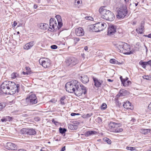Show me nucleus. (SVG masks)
<instances>
[{"label":"nucleus","mask_w":151,"mask_h":151,"mask_svg":"<svg viewBox=\"0 0 151 151\" xmlns=\"http://www.w3.org/2000/svg\"><path fill=\"white\" fill-rule=\"evenodd\" d=\"M67 91L70 93H74L78 96L82 95L83 93L84 95L87 93V88L83 85H81L78 81L73 80L67 83L65 86Z\"/></svg>","instance_id":"f257e3e1"},{"label":"nucleus","mask_w":151,"mask_h":151,"mask_svg":"<svg viewBox=\"0 0 151 151\" xmlns=\"http://www.w3.org/2000/svg\"><path fill=\"white\" fill-rule=\"evenodd\" d=\"M20 89V85L11 81H5L0 86V95L12 91L13 93H18Z\"/></svg>","instance_id":"f03ea898"},{"label":"nucleus","mask_w":151,"mask_h":151,"mask_svg":"<svg viewBox=\"0 0 151 151\" xmlns=\"http://www.w3.org/2000/svg\"><path fill=\"white\" fill-rule=\"evenodd\" d=\"M106 26V24L105 22H99L89 26V30L91 32H98L104 29Z\"/></svg>","instance_id":"7ed1b4c3"},{"label":"nucleus","mask_w":151,"mask_h":151,"mask_svg":"<svg viewBox=\"0 0 151 151\" xmlns=\"http://www.w3.org/2000/svg\"><path fill=\"white\" fill-rule=\"evenodd\" d=\"M129 16L128 10L126 5L124 4L121 5L117 10L116 15L117 18L123 19L126 17H128Z\"/></svg>","instance_id":"20e7f679"},{"label":"nucleus","mask_w":151,"mask_h":151,"mask_svg":"<svg viewBox=\"0 0 151 151\" xmlns=\"http://www.w3.org/2000/svg\"><path fill=\"white\" fill-rule=\"evenodd\" d=\"M58 25L55 19L53 18H51L50 20L49 29L52 31L56 30L57 29H60L62 26L63 23L62 21H58Z\"/></svg>","instance_id":"39448f33"},{"label":"nucleus","mask_w":151,"mask_h":151,"mask_svg":"<svg viewBox=\"0 0 151 151\" xmlns=\"http://www.w3.org/2000/svg\"><path fill=\"white\" fill-rule=\"evenodd\" d=\"M25 101L27 104L30 105L36 104L38 102L36 96L33 93L29 94L26 98Z\"/></svg>","instance_id":"423d86ee"},{"label":"nucleus","mask_w":151,"mask_h":151,"mask_svg":"<svg viewBox=\"0 0 151 151\" xmlns=\"http://www.w3.org/2000/svg\"><path fill=\"white\" fill-rule=\"evenodd\" d=\"M65 61L66 65L70 67L75 65L78 62V60L74 57L68 58Z\"/></svg>","instance_id":"0eeeda50"},{"label":"nucleus","mask_w":151,"mask_h":151,"mask_svg":"<svg viewBox=\"0 0 151 151\" xmlns=\"http://www.w3.org/2000/svg\"><path fill=\"white\" fill-rule=\"evenodd\" d=\"M21 132L22 134H27L29 135H34L36 134L35 130L33 128H23L21 129Z\"/></svg>","instance_id":"6e6552de"},{"label":"nucleus","mask_w":151,"mask_h":151,"mask_svg":"<svg viewBox=\"0 0 151 151\" xmlns=\"http://www.w3.org/2000/svg\"><path fill=\"white\" fill-rule=\"evenodd\" d=\"M105 6H103L101 7L99 9V12L101 15V17L104 19L106 18V16H107L110 12V11L104 9Z\"/></svg>","instance_id":"1a4fd4ad"},{"label":"nucleus","mask_w":151,"mask_h":151,"mask_svg":"<svg viewBox=\"0 0 151 151\" xmlns=\"http://www.w3.org/2000/svg\"><path fill=\"white\" fill-rule=\"evenodd\" d=\"M116 27L113 25H110L108 27L107 35L110 37H113L116 31Z\"/></svg>","instance_id":"9d476101"},{"label":"nucleus","mask_w":151,"mask_h":151,"mask_svg":"<svg viewBox=\"0 0 151 151\" xmlns=\"http://www.w3.org/2000/svg\"><path fill=\"white\" fill-rule=\"evenodd\" d=\"M123 46V50H122V52L125 55H130L132 54V52L131 51L129 52H127V51H128L130 50L129 46V45L127 43L124 42V44Z\"/></svg>","instance_id":"9b49d317"},{"label":"nucleus","mask_w":151,"mask_h":151,"mask_svg":"<svg viewBox=\"0 0 151 151\" xmlns=\"http://www.w3.org/2000/svg\"><path fill=\"white\" fill-rule=\"evenodd\" d=\"M17 145L11 142H8L6 145L5 148L9 150H14L17 148Z\"/></svg>","instance_id":"f8f14e48"},{"label":"nucleus","mask_w":151,"mask_h":151,"mask_svg":"<svg viewBox=\"0 0 151 151\" xmlns=\"http://www.w3.org/2000/svg\"><path fill=\"white\" fill-rule=\"evenodd\" d=\"M75 33L78 36H82L84 35V32L81 27H79L75 29Z\"/></svg>","instance_id":"ddd939ff"},{"label":"nucleus","mask_w":151,"mask_h":151,"mask_svg":"<svg viewBox=\"0 0 151 151\" xmlns=\"http://www.w3.org/2000/svg\"><path fill=\"white\" fill-rule=\"evenodd\" d=\"M93 80L94 85L96 88H99L101 86L103 81L101 80H98L97 78L93 77Z\"/></svg>","instance_id":"4468645a"},{"label":"nucleus","mask_w":151,"mask_h":151,"mask_svg":"<svg viewBox=\"0 0 151 151\" xmlns=\"http://www.w3.org/2000/svg\"><path fill=\"white\" fill-rule=\"evenodd\" d=\"M123 107L126 109L132 110L133 109V105L129 101H127L124 102L123 105Z\"/></svg>","instance_id":"2eb2a0df"},{"label":"nucleus","mask_w":151,"mask_h":151,"mask_svg":"<svg viewBox=\"0 0 151 151\" xmlns=\"http://www.w3.org/2000/svg\"><path fill=\"white\" fill-rule=\"evenodd\" d=\"M35 44V42L34 41H31L26 44L24 46V48L25 50H28L31 49Z\"/></svg>","instance_id":"dca6fc26"},{"label":"nucleus","mask_w":151,"mask_h":151,"mask_svg":"<svg viewBox=\"0 0 151 151\" xmlns=\"http://www.w3.org/2000/svg\"><path fill=\"white\" fill-rule=\"evenodd\" d=\"M118 124L113 122H111L109 124L108 126L110 131L113 132L116 126L118 125Z\"/></svg>","instance_id":"f3484780"},{"label":"nucleus","mask_w":151,"mask_h":151,"mask_svg":"<svg viewBox=\"0 0 151 151\" xmlns=\"http://www.w3.org/2000/svg\"><path fill=\"white\" fill-rule=\"evenodd\" d=\"M115 19V16L114 14L111 11L108 14L107 16H106V18L105 20H108L110 21H113Z\"/></svg>","instance_id":"a211bd4d"},{"label":"nucleus","mask_w":151,"mask_h":151,"mask_svg":"<svg viewBox=\"0 0 151 151\" xmlns=\"http://www.w3.org/2000/svg\"><path fill=\"white\" fill-rule=\"evenodd\" d=\"M80 79L82 83L84 84L88 83L89 81L88 77L87 75H86L81 76Z\"/></svg>","instance_id":"6ab92c4d"},{"label":"nucleus","mask_w":151,"mask_h":151,"mask_svg":"<svg viewBox=\"0 0 151 151\" xmlns=\"http://www.w3.org/2000/svg\"><path fill=\"white\" fill-rule=\"evenodd\" d=\"M128 92L127 91L124 89L121 90L119 92V93L116 95L119 97L124 96L128 94Z\"/></svg>","instance_id":"aec40b11"},{"label":"nucleus","mask_w":151,"mask_h":151,"mask_svg":"<svg viewBox=\"0 0 151 151\" xmlns=\"http://www.w3.org/2000/svg\"><path fill=\"white\" fill-rule=\"evenodd\" d=\"M124 42H120L116 44V47L118 49V51L120 52H122V50H123L122 48L124 46Z\"/></svg>","instance_id":"412c9836"},{"label":"nucleus","mask_w":151,"mask_h":151,"mask_svg":"<svg viewBox=\"0 0 151 151\" xmlns=\"http://www.w3.org/2000/svg\"><path fill=\"white\" fill-rule=\"evenodd\" d=\"M50 61L49 60H42L41 63V65L43 67L45 68H47L48 67H49L50 65Z\"/></svg>","instance_id":"4be33fe9"},{"label":"nucleus","mask_w":151,"mask_h":151,"mask_svg":"<svg viewBox=\"0 0 151 151\" xmlns=\"http://www.w3.org/2000/svg\"><path fill=\"white\" fill-rule=\"evenodd\" d=\"M97 133V132L93 131H88L85 133V135L86 137H89L91 135L96 134Z\"/></svg>","instance_id":"5701e85b"},{"label":"nucleus","mask_w":151,"mask_h":151,"mask_svg":"<svg viewBox=\"0 0 151 151\" xmlns=\"http://www.w3.org/2000/svg\"><path fill=\"white\" fill-rule=\"evenodd\" d=\"M123 129L120 128L119 127V124H118V125L116 127L114 131H113V132L119 133L122 132L123 131Z\"/></svg>","instance_id":"b1692460"},{"label":"nucleus","mask_w":151,"mask_h":151,"mask_svg":"<svg viewBox=\"0 0 151 151\" xmlns=\"http://www.w3.org/2000/svg\"><path fill=\"white\" fill-rule=\"evenodd\" d=\"M11 78L12 79H15L17 78L21 77V76L17 73L14 72L12 73L11 75Z\"/></svg>","instance_id":"393cba45"},{"label":"nucleus","mask_w":151,"mask_h":151,"mask_svg":"<svg viewBox=\"0 0 151 151\" xmlns=\"http://www.w3.org/2000/svg\"><path fill=\"white\" fill-rule=\"evenodd\" d=\"M39 27L40 29L45 30L48 27V25L47 24L41 23L40 24Z\"/></svg>","instance_id":"a878e982"},{"label":"nucleus","mask_w":151,"mask_h":151,"mask_svg":"<svg viewBox=\"0 0 151 151\" xmlns=\"http://www.w3.org/2000/svg\"><path fill=\"white\" fill-rule=\"evenodd\" d=\"M68 127L69 129L71 130H76L77 129V126L72 124H68Z\"/></svg>","instance_id":"bb28decb"},{"label":"nucleus","mask_w":151,"mask_h":151,"mask_svg":"<svg viewBox=\"0 0 151 151\" xmlns=\"http://www.w3.org/2000/svg\"><path fill=\"white\" fill-rule=\"evenodd\" d=\"M67 131V129L65 128H62L60 127L59 128V132L62 135L64 134V136L65 135V132Z\"/></svg>","instance_id":"cd10ccee"},{"label":"nucleus","mask_w":151,"mask_h":151,"mask_svg":"<svg viewBox=\"0 0 151 151\" xmlns=\"http://www.w3.org/2000/svg\"><path fill=\"white\" fill-rule=\"evenodd\" d=\"M144 29V28H143L140 27H138L136 29V31L139 34H142Z\"/></svg>","instance_id":"c85d7f7f"},{"label":"nucleus","mask_w":151,"mask_h":151,"mask_svg":"<svg viewBox=\"0 0 151 151\" xmlns=\"http://www.w3.org/2000/svg\"><path fill=\"white\" fill-rule=\"evenodd\" d=\"M150 129H143L141 130V132L143 134H146L150 133Z\"/></svg>","instance_id":"c756f323"},{"label":"nucleus","mask_w":151,"mask_h":151,"mask_svg":"<svg viewBox=\"0 0 151 151\" xmlns=\"http://www.w3.org/2000/svg\"><path fill=\"white\" fill-rule=\"evenodd\" d=\"M139 64L142 66L144 68H146V66L147 65L146 62L143 61L141 60L139 63Z\"/></svg>","instance_id":"7c9ffc66"},{"label":"nucleus","mask_w":151,"mask_h":151,"mask_svg":"<svg viewBox=\"0 0 151 151\" xmlns=\"http://www.w3.org/2000/svg\"><path fill=\"white\" fill-rule=\"evenodd\" d=\"M123 86L126 87L129 86L131 84V82L130 81H126L123 82L122 83Z\"/></svg>","instance_id":"2f4dec72"},{"label":"nucleus","mask_w":151,"mask_h":151,"mask_svg":"<svg viewBox=\"0 0 151 151\" xmlns=\"http://www.w3.org/2000/svg\"><path fill=\"white\" fill-rule=\"evenodd\" d=\"M109 62L111 63L116 64H119L120 63L117 60L114 59H111L109 60Z\"/></svg>","instance_id":"473e14b6"},{"label":"nucleus","mask_w":151,"mask_h":151,"mask_svg":"<svg viewBox=\"0 0 151 151\" xmlns=\"http://www.w3.org/2000/svg\"><path fill=\"white\" fill-rule=\"evenodd\" d=\"M65 96H63L60 98V101L61 104L62 105L65 104V103L63 101L65 99Z\"/></svg>","instance_id":"72a5a7b5"},{"label":"nucleus","mask_w":151,"mask_h":151,"mask_svg":"<svg viewBox=\"0 0 151 151\" xmlns=\"http://www.w3.org/2000/svg\"><path fill=\"white\" fill-rule=\"evenodd\" d=\"M92 115L91 114H84L82 116V117L84 118H87L89 117Z\"/></svg>","instance_id":"f704fd0d"},{"label":"nucleus","mask_w":151,"mask_h":151,"mask_svg":"<svg viewBox=\"0 0 151 151\" xmlns=\"http://www.w3.org/2000/svg\"><path fill=\"white\" fill-rule=\"evenodd\" d=\"M104 142H106L108 144H111V141L110 139L107 138H105L104 139Z\"/></svg>","instance_id":"c9c22d12"},{"label":"nucleus","mask_w":151,"mask_h":151,"mask_svg":"<svg viewBox=\"0 0 151 151\" xmlns=\"http://www.w3.org/2000/svg\"><path fill=\"white\" fill-rule=\"evenodd\" d=\"M6 121L11 122L13 120V117L9 116H6L5 117Z\"/></svg>","instance_id":"e433bc0d"},{"label":"nucleus","mask_w":151,"mask_h":151,"mask_svg":"<svg viewBox=\"0 0 151 151\" xmlns=\"http://www.w3.org/2000/svg\"><path fill=\"white\" fill-rule=\"evenodd\" d=\"M5 106V105L4 103L0 102V111H2Z\"/></svg>","instance_id":"4c0bfd02"},{"label":"nucleus","mask_w":151,"mask_h":151,"mask_svg":"<svg viewBox=\"0 0 151 151\" xmlns=\"http://www.w3.org/2000/svg\"><path fill=\"white\" fill-rule=\"evenodd\" d=\"M107 108V105L105 103H103L101 106L100 108L102 110H104L106 109Z\"/></svg>","instance_id":"58836bf2"},{"label":"nucleus","mask_w":151,"mask_h":151,"mask_svg":"<svg viewBox=\"0 0 151 151\" xmlns=\"http://www.w3.org/2000/svg\"><path fill=\"white\" fill-rule=\"evenodd\" d=\"M74 41V43L76 44L80 40V39L78 37H74L73 38Z\"/></svg>","instance_id":"ea45409f"},{"label":"nucleus","mask_w":151,"mask_h":151,"mask_svg":"<svg viewBox=\"0 0 151 151\" xmlns=\"http://www.w3.org/2000/svg\"><path fill=\"white\" fill-rule=\"evenodd\" d=\"M126 149L128 150H129L132 151L134 150H135V147H127Z\"/></svg>","instance_id":"a19ab883"},{"label":"nucleus","mask_w":151,"mask_h":151,"mask_svg":"<svg viewBox=\"0 0 151 151\" xmlns=\"http://www.w3.org/2000/svg\"><path fill=\"white\" fill-rule=\"evenodd\" d=\"M55 17L57 19V21H62V19L60 16L59 15H57L55 16Z\"/></svg>","instance_id":"79ce46f5"},{"label":"nucleus","mask_w":151,"mask_h":151,"mask_svg":"<svg viewBox=\"0 0 151 151\" xmlns=\"http://www.w3.org/2000/svg\"><path fill=\"white\" fill-rule=\"evenodd\" d=\"M22 73L24 75H29L31 73V71H27L26 72L23 71Z\"/></svg>","instance_id":"37998d69"},{"label":"nucleus","mask_w":151,"mask_h":151,"mask_svg":"<svg viewBox=\"0 0 151 151\" xmlns=\"http://www.w3.org/2000/svg\"><path fill=\"white\" fill-rule=\"evenodd\" d=\"M55 140L57 141H60V137L59 136H57L56 137L54 138Z\"/></svg>","instance_id":"c03bdc74"},{"label":"nucleus","mask_w":151,"mask_h":151,"mask_svg":"<svg viewBox=\"0 0 151 151\" xmlns=\"http://www.w3.org/2000/svg\"><path fill=\"white\" fill-rule=\"evenodd\" d=\"M115 103L116 105L120 106L121 105V103L119 102L118 100H116L115 101Z\"/></svg>","instance_id":"a18cd8bd"},{"label":"nucleus","mask_w":151,"mask_h":151,"mask_svg":"<svg viewBox=\"0 0 151 151\" xmlns=\"http://www.w3.org/2000/svg\"><path fill=\"white\" fill-rule=\"evenodd\" d=\"M85 19H86L92 20L93 19V18L90 16H86L85 17Z\"/></svg>","instance_id":"49530a36"},{"label":"nucleus","mask_w":151,"mask_h":151,"mask_svg":"<svg viewBox=\"0 0 151 151\" xmlns=\"http://www.w3.org/2000/svg\"><path fill=\"white\" fill-rule=\"evenodd\" d=\"M58 47V46L56 45H52L51 46V48L52 49H56Z\"/></svg>","instance_id":"de8ad7c7"},{"label":"nucleus","mask_w":151,"mask_h":151,"mask_svg":"<svg viewBox=\"0 0 151 151\" xmlns=\"http://www.w3.org/2000/svg\"><path fill=\"white\" fill-rule=\"evenodd\" d=\"M97 120L99 123H101L102 122V119L100 117H98L97 119Z\"/></svg>","instance_id":"09e8293b"},{"label":"nucleus","mask_w":151,"mask_h":151,"mask_svg":"<svg viewBox=\"0 0 151 151\" xmlns=\"http://www.w3.org/2000/svg\"><path fill=\"white\" fill-rule=\"evenodd\" d=\"M147 65H149L151 67V60H149L148 61L146 62Z\"/></svg>","instance_id":"8fccbe9b"},{"label":"nucleus","mask_w":151,"mask_h":151,"mask_svg":"<svg viewBox=\"0 0 151 151\" xmlns=\"http://www.w3.org/2000/svg\"><path fill=\"white\" fill-rule=\"evenodd\" d=\"M17 22L16 21H14L13 22V24H12V27H14L17 25Z\"/></svg>","instance_id":"3c124183"},{"label":"nucleus","mask_w":151,"mask_h":151,"mask_svg":"<svg viewBox=\"0 0 151 151\" xmlns=\"http://www.w3.org/2000/svg\"><path fill=\"white\" fill-rule=\"evenodd\" d=\"M136 121V119L134 118H132V119L130 122H135Z\"/></svg>","instance_id":"603ef678"},{"label":"nucleus","mask_w":151,"mask_h":151,"mask_svg":"<svg viewBox=\"0 0 151 151\" xmlns=\"http://www.w3.org/2000/svg\"><path fill=\"white\" fill-rule=\"evenodd\" d=\"M143 78L146 80H148L149 78V77L148 76H143Z\"/></svg>","instance_id":"864d4df0"},{"label":"nucleus","mask_w":151,"mask_h":151,"mask_svg":"<svg viewBox=\"0 0 151 151\" xmlns=\"http://www.w3.org/2000/svg\"><path fill=\"white\" fill-rule=\"evenodd\" d=\"M52 122L53 123L55 124L56 125H57V123H58V122L55 121L54 119H52Z\"/></svg>","instance_id":"5fc2aeb1"},{"label":"nucleus","mask_w":151,"mask_h":151,"mask_svg":"<svg viewBox=\"0 0 151 151\" xmlns=\"http://www.w3.org/2000/svg\"><path fill=\"white\" fill-rule=\"evenodd\" d=\"M1 121L2 122H4L5 121H6V118H5V117H3L1 120Z\"/></svg>","instance_id":"6e6d98bb"},{"label":"nucleus","mask_w":151,"mask_h":151,"mask_svg":"<svg viewBox=\"0 0 151 151\" xmlns=\"http://www.w3.org/2000/svg\"><path fill=\"white\" fill-rule=\"evenodd\" d=\"M119 78L122 83L123 82V81L124 78H122V76H120Z\"/></svg>","instance_id":"4d7b16f0"},{"label":"nucleus","mask_w":151,"mask_h":151,"mask_svg":"<svg viewBox=\"0 0 151 151\" xmlns=\"http://www.w3.org/2000/svg\"><path fill=\"white\" fill-rule=\"evenodd\" d=\"M148 109L151 111V102L149 105L148 106Z\"/></svg>","instance_id":"13d9d810"},{"label":"nucleus","mask_w":151,"mask_h":151,"mask_svg":"<svg viewBox=\"0 0 151 151\" xmlns=\"http://www.w3.org/2000/svg\"><path fill=\"white\" fill-rule=\"evenodd\" d=\"M144 23H143V22H142L141 24V26H140V27H142V28H144Z\"/></svg>","instance_id":"bf43d9fd"},{"label":"nucleus","mask_w":151,"mask_h":151,"mask_svg":"<svg viewBox=\"0 0 151 151\" xmlns=\"http://www.w3.org/2000/svg\"><path fill=\"white\" fill-rule=\"evenodd\" d=\"M65 150V146L63 147L60 151H64Z\"/></svg>","instance_id":"052dcab7"},{"label":"nucleus","mask_w":151,"mask_h":151,"mask_svg":"<svg viewBox=\"0 0 151 151\" xmlns=\"http://www.w3.org/2000/svg\"><path fill=\"white\" fill-rule=\"evenodd\" d=\"M129 79L127 77H126L125 78H124L123 81L124 82L126 81H128V79Z\"/></svg>","instance_id":"680f3d73"},{"label":"nucleus","mask_w":151,"mask_h":151,"mask_svg":"<svg viewBox=\"0 0 151 151\" xmlns=\"http://www.w3.org/2000/svg\"><path fill=\"white\" fill-rule=\"evenodd\" d=\"M70 115L72 116H74L76 115V113H72Z\"/></svg>","instance_id":"e2e57ef3"},{"label":"nucleus","mask_w":151,"mask_h":151,"mask_svg":"<svg viewBox=\"0 0 151 151\" xmlns=\"http://www.w3.org/2000/svg\"><path fill=\"white\" fill-rule=\"evenodd\" d=\"M84 49L86 51H88V47L87 46H86L84 47Z\"/></svg>","instance_id":"0e129e2a"},{"label":"nucleus","mask_w":151,"mask_h":151,"mask_svg":"<svg viewBox=\"0 0 151 151\" xmlns=\"http://www.w3.org/2000/svg\"><path fill=\"white\" fill-rule=\"evenodd\" d=\"M18 151H26V150L24 149H21L18 150Z\"/></svg>","instance_id":"69168bd1"},{"label":"nucleus","mask_w":151,"mask_h":151,"mask_svg":"<svg viewBox=\"0 0 151 151\" xmlns=\"http://www.w3.org/2000/svg\"><path fill=\"white\" fill-rule=\"evenodd\" d=\"M45 148L44 147H42L40 150V151H46L45 149Z\"/></svg>","instance_id":"338daca9"},{"label":"nucleus","mask_w":151,"mask_h":151,"mask_svg":"<svg viewBox=\"0 0 151 151\" xmlns=\"http://www.w3.org/2000/svg\"><path fill=\"white\" fill-rule=\"evenodd\" d=\"M147 37L151 38V33L147 35Z\"/></svg>","instance_id":"774afa93"}]
</instances>
